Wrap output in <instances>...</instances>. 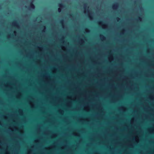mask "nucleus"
Masks as SVG:
<instances>
[{
  "label": "nucleus",
  "mask_w": 154,
  "mask_h": 154,
  "mask_svg": "<svg viewBox=\"0 0 154 154\" xmlns=\"http://www.w3.org/2000/svg\"><path fill=\"white\" fill-rule=\"evenodd\" d=\"M35 8V6L33 3V0H31L30 3V5L28 8V9L29 10H33Z\"/></svg>",
  "instance_id": "obj_1"
},
{
  "label": "nucleus",
  "mask_w": 154,
  "mask_h": 154,
  "mask_svg": "<svg viewBox=\"0 0 154 154\" xmlns=\"http://www.w3.org/2000/svg\"><path fill=\"white\" fill-rule=\"evenodd\" d=\"M118 3H116L112 5V8L114 9H116L118 7Z\"/></svg>",
  "instance_id": "obj_3"
},
{
  "label": "nucleus",
  "mask_w": 154,
  "mask_h": 154,
  "mask_svg": "<svg viewBox=\"0 0 154 154\" xmlns=\"http://www.w3.org/2000/svg\"><path fill=\"white\" fill-rule=\"evenodd\" d=\"M89 17V18H90V19H92V17L91 16H88Z\"/></svg>",
  "instance_id": "obj_7"
},
{
  "label": "nucleus",
  "mask_w": 154,
  "mask_h": 154,
  "mask_svg": "<svg viewBox=\"0 0 154 154\" xmlns=\"http://www.w3.org/2000/svg\"><path fill=\"white\" fill-rule=\"evenodd\" d=\"M117 19H118V20L119 19V18H117Z\"/></svg>",
  "instance_id": "obj_11"
},
{
  "label": "nucleus",
  "mask_w": 154,
  "mask_h": 154,
  "mask_svg": "<svg viewBox=\"0 0 154 154\" xmlns=\"http://www.w3.org/2000/svg\"><path fill=\"white\" fill-rule=\"evenodd\" d=\"M58 6L60 8H58V11L60 12L61 11V8H64L65 7V5L62 3H59L58 4Z\"/></svg>",
  "instance_id": "obj_2"
},
{
  "label": "nucleus",
  "mask_w": 154,
  "mask_h": 154,
  "mask_svg": "<svg viewBox=\"0 0 154 154\" xmlns=\"http://www.w3.org/2000/svg\"><path fill=\"white\" fill-rule=\"evenodd\" d=\"M102 22H99V23H100V24H102Z\"/></svg>",
  "instance_id": "obj_9"
},
{
  "label": "nucleus",
  "mask_w": 154,
  "mask_h": 154,
  "mask_svg": "<svg viewBox=\"0 0 154 154\" xmlns=\"http://www.w3.org/2000/svg\"><path fill=\"white\" fill-rule=\"evenodd\" d=\"M87 3H85L84 4V8H85L86 7V6H87Z\"/></svg>",
  "instance_id": "obj_5"
},
{
  "label": "nucleus",
  "mask_w": 154,
  "mask_h": 154,
  "mask_svg": "<svg viewBox=\"0 0 154 154\" xmlns=\"http://www.w3.org/2000/svg\"><path fill=\"white\" fill-rule=\"evenodd\" d=\"M139 20H140L141 19V18L140 17H139Z\"/></svg>",
  "instance_id": "obj_10"
},
{
  "label": "nucleus",
  "mask_w": 154,
  "mask_h": 154,
  "mask_svg": "<svg viewBox=\"0 0 154 154\" xmlns=\"http://www.w3.org/2000/svg\"><path fill=\"white\" fill-rule=\"evenodd\" d=\"M13 24L15 26H17V21L16 20L14 21L13 23Z\"/></svg>",
  "instance_id": "obj_4"
},
{
  "label": "nucleus",
  "mask_w": 154,
  "mask_h": 154,
  "mask_svg": "<svg viewBox=\"0 0 154 154\" xmlns=\"http://www.w3.org/2000/svg\"><path fill=\"white\" fill-rule=\"evenodd\" d=\"M101 37L105 39V38L104 36H103V35H100Z\"/></svg>",
  "instance_id": "obj_6"
},
{
  "label": "nucleus",
  "mask_w": 154,
  "mask_h": 154,
  "mask_svg": "<svg viewBox=\"0 0 154 154\" xmlns=\"http://www.w3.org/2000/svg\"><path fill=\"white\" fill-rule=\"evenodd\" d=\"M63 20H61L60 21V23H63Z\"/></svg>",
  "instance_id": "obj_8"
}]
</instances>
